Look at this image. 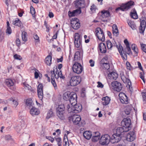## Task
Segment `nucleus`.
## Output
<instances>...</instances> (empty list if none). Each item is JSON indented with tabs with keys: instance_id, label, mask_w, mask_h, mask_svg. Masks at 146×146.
<instances>
[{
	"instance_id": "nucleus-37",
	"label": "nucleus",
	"mask_w": 146,
	"mask_h": 146,
	"mask_svg": "<svg viewBox=\"0 0 146 146\" xmlns=\"http://www.w3.org/2000/svg\"><path fill=\"white\" fill-rule=\"evenodd\" d=\"M70 92H65L63 95V99L66 101L69 100V101L70 96Z\"/></svg>"
},
{
	"instance_id": "nucleus-28",
	"label": "nucleus",
	"mask_w": 146,
	"mask_h": 146,
	"mask_svg": "<svg viewBox=\"0 0 146 146\" xmlns=\"http://www.w3.org/2000/svg\"><path fill=\"white\" fill-rule=\"evenodd\" d=\"M100 138V133L97 132L95 133V135L93 136L92 139L93 141L95 142L99 140Z\"/></svg>"
},
{
	"instance_id": "nucleus-49",
	"label": "nucleus",
	"mask_w": 146,
	"mask_h": 146,
	"mask_svg": "<svg viewBox=\"0 0 146 146\" xmlns=\"http://www.w3.org/2000/svg\"><path fill=\"white\" fill-rule=\"evenodd\" d=\"M106 44L108 48L111 49L113 46L110 40H108L107 41Z\"/></svg>"
},
{
	"instance_id": "nucleus-44",
	"label": "nucleus",
	"mask_w": 146,
	"mask_h": 146,
	"mask_svg": "<svg viewBox=\"0 0 146 146\" xmlns=\"http://www.w3.org/2000/svg\"><path fill=\"white\" fill-rule=\"evenodd\" d=\"M13 24L16 26L19 27L21 26V22L18 19H17L13 21Z\"/></svg>"
},
{
	"instance_id": "nucleus-6",
	"label": "nucleus",
	"mask_w": 146,
	"mask_h": 146,
	"mask_svg": "<svg viewBox=\"0 0 146 146\" xmlns=\"http://www.w3.org/2000/svg\"><path fill=\"white\" fill-rule=\"evenodd\" d=\"M74 44L77 48H79L81 45L82 36L78 33H75L74 35Z\"/></svg>"
},
{
	"instance_id": "nucleus-40",
	"label": "nucleus",
	"mask_w": 146,
	"mask_h": 146,
	"mask_svg": "<svg viewBox=\"0 0 146 146\" xmlns=\"http://www.w3.org/2000/svg\"><path fill=\"white\" fill-rule=\"evenodd\" d=\"M80 59V53L79 51L76 52L75 53L74 60H78Z\"/></svg>"
},
{
	"instance_id": "nucleus-31",
	"label": "nucleus",
	"mask_w": 146,
	"mask_h": 146,
	"mask_svg": "<svg viewBox=\"0 0 146 146\" xmlns=\"http://www.w3.org/2000/svg\"><path fill=\"white\" fill-rule=\"evenodd\" d=\"M101 17L103 18H106L110 15L109 11L104 10L101 12Z\"/></svg>"
},
{
	"instance_id": "nucleus-61",
	"label": "nucleus",
	"mask_w": 146,
	"mask_h": 146,
	"mask_svg": "<svg viewBox=\"0 0 146 146\" xmlns=\"http://www.w3.org/2000/svg\"><path fill=\"white\" fill-rule=\"evenodd\" d=\"M44 25L45 26L46 29V31L48 32L49 31V28L48 25L47 24L46 21H45L44 23Z\"/></svg>"
},
{
	"instance_id": "nucleus-4",
	"label": "nucleus",
	"mask_w": 146,
	"mask_h": 146,
	"mask_svg": "<svg viewBox=\"0 0 146 146\" xmlns=\"http://www.w3.org/2000/svg\"><path fill=\"white\" fill-rule=\"evenodd\" d=\"M72 69L74 73L79 74L81 73L83 68L80 63L75 62L73 65Z\"/></svg>"
},
{
	"instance_id": "nucleus-35",
	"label": "nucleus",
	"mask_w": 146,
	"mask_h": 146,
	"mask_svg": "<svg viewBox=\"0 0 146 146\" xmlns=\"http://www.w3.org/2000/svg\"><path fill=\"white\" fill-rule=\"evenodd\" d=\"M26 104L27 105V107L29 108L31 107L32 108L33 107V104L32 100L30 99H27L26 100Z\"/></svg>"
},
{
	"instance_id": "nucleus-47",
	"label": "nucleus",
	"mask_w": 146,
	"mask_h": 146,
	"mask_svg": "<svg viewBox=\"0 0 146 146\" xmlns=\"http://www.w3.org/2000/svg\"><path fill=\"white\" fill-rule=\"evenodd\" d=\"M51 83L54 89H57V87L54 78H53V79L51 78Z\"/></svg>"
},
{
	"instance_id": "nucleus-14",
	"label": "nucleus",
	"mask_w": 146,
	"mask_h": 146,
	"mask_svg": "<svg viewBox=\"0 0 146 146\" xmlns=\"http://www.w3.org/2000/svg\"><path fill=\"white\" fill-rule=\"evenodd\" d=\"M129 130V129H127V130L125 128L123 127H118L116 131V133L122 137L123 136L125 133L128 131Z\"/></svg>"
},
{
	"instance_id": "nucleus-17",
	"label": "nucleus",
	"mask_w": 146,
	"mask_h": 146,
	"mask_svg": "<svg viewBox=\"0 0 146 146\" xmlns=\"http://www.w3.org/2000/svg\"><path fill=\"white\" fill-rule=\"evenodd\" d=\"M71 117L73 122L75 125L78 124L81 120L80 116L78 115H74Z\"/></svg>"
},
{
	"instance_id": "nucleus-52",
	"label": "nucleus",
	"mask_w": 146,
	"mask_h": 146,
	"mask_svg": "<svg viewBox=\"0 0 146 146\" xmlns=\"http://www.w3.org/2000/svg\"><path fill=\"white\" fill-rule=\"evenodd\" d=\"M126 49L127 50V51H126V52L127 54H129L131 52V48L129 46H126Z\"/></svg>"
},
{
	"instance_id": "nucleus-60",
	"label": "nucleus",
	"mask_w": 146,
	"mask_h": 146,
	"mask_svg": "<svg viewBox=\"0 0 146 146\" xmlns=\"http://www.w3.org/2000/svg\"><path fill=\"white\" fill-rule=\"evenodd\" d=\"M130 112L131 110L128 108L124 110V112L127 115L129 114L130 113Z\"/></svg>"
},
{
	"instance_id": "nucleus-46",
	"label": "nucleus",
	"mask_w": 146,
	"mask_h": 146,
	"mask_svg": "<svg viewBox=\"0 0 146 146\" xmlns=\"http://www.w3.org/2000/svg\"><path fill=\"white\" fill-rule=\"evenodd\" d=\"M27 33L26 32L23 31L22 33V37L23 40L24 41H26L27 40V38L26 36Z\"/></svg>"
},
{
	"instance_id": "nucleus-2",
	"label": "nucleus",
	"mask_w": 146,
	"mask_h": 146,
	"mask_svg": "<svg viewBox=\"0 0 146 146\" xmlns=\"http://www.w3.org/2000/svg\"><path fill=\"white\" fill-rule=\"evenodd\" d=\"M134 2L132 1H130L126 3L122 4L120 7L116 9V11L121 10L122 11H126L131 8V6L134 5Z\"/></svg>"
},
{
	"instance_id": "nucleus-56",
	"label": "nucleus",
	"mask_w": 146,
	"mask_h": 146,
	"mask_svg": "<svg viewBox=\"0 0 146 146\" xmlns=\"http://www.w3.org/2000/svg\"><path fill=\"white\" fill-rule=\"evenodd\" d=\"M54 71L55 70L54 69L53 70H52L50 71L51 77V78L53 79V78H54L53 75H54V77H55V75L56 74L55 72H54Z\"/></svg>"
},
{
	"instance_id": "nucleus-8",
	"label": "nucleus",
	"mask_w": 146,
	"mask_h": 146,
	"mask_svg": "<svg viewBox=\"0 0 146 146\" xmlns=\"http://www.w3.org/2000/svg\"><path fill=\"white\" fill-rule=\"evenodd\" d=\"M111 85L114 90L117 92H119L121 90L122 88V86L121 84L116 81L112 82Z\"/></svg>"
},
{
	"instance_id": "nucleus-39",
	"label": "nucleus",
	"mask_w": 146,
	"mask_h": 146,
	"mask_svg": "<svg viewBox=\"0 0 146 146\" xmlns=\"http://www.w3.org/2000/svg\"><path fill=\"white\" fill-rule=\"evenodd\" d=\"M131 48L133 50L136 54V56H137V54L138 52V50L136 45L135 44H132L131 45Z\"/></svg>"
},
{
	"instance_id": "nucleus-19",
	"label": "nucleus",
	"mask_w": 146,
	"mask_h": 146,
	"mask_svg": "<svg viewBox=\"0 0 146 146\" xmlns=\"http://www.w3.org/2000/svg\"><path fill=\"white\" fill-rule=\"evenodd\" d=\"M135 135L133 131L129 132L127 135V139L130 141H133L135 139Z\"/></svg>"
},
{
	"instance_id": "nucleus-5",
	"label": "nucleus",
	"mask_w": 146,
	"mask_h": 146,
	"mask_svg": "<svg viewBox=\"0 0 146 146\" xmlns=\"http://www.w3.org/2000/svg\"><path fill=\"white\" fill-rule=\"evenodd\" d=\"M111 142V137L108 134L103 135L100 140V143L102 145H107Z\"/></svg>"
},
{
	"instance_id": "nucleus-1",
	"label": "nucleus",
	"mask_w": 146,
	"mask_h": 146,
	"mask_svg": "<svg viewBox=\"0 0 146 146\" xmlns=\"http://www.w3.org/2000/svg\"><path fill=\"white\" fill-rule=\"evenodd\" d=\"M56 114L58 117L61 119H65L64 114L65 112V106L64 104L59 105L56 108Z\"/></svg>"
},
{
	"instance_id": "nucleus-43",
	"label": "nucleus",
	"mask_w": 146,
	"mask_h": 146,
	"mask_svg": "<svg viewBox=\"0 0 146 146\" xmlns=\"http://www.w3.org/2000/svg\"><path fill=\"white\" fill-rule=\"evenodd\" d=\"M97 37L98 38V39L102 42H104L105 40V36L104 35V33H102V34L100 35L99 36L98 33L97 34Z\"/></svg>"
},
{
	"instance_id": "nucleus-3",
	"label": "nucleus",
	"mask_w": 146,
	"mask_h": 146,
	"mask_svg": "<svg viewBox=\"0 0 146 146\" xmlns=\"http://www.w3.org/2000/svg\"><path fill=\"white\" fill-rule=\"evenodd\" d=\"M81 81V78L80 76H71L70 84V86H74L79 84Z\"/></svg>"
},
{
	"instance_id": "nucleus-32",
	"label": "nucleus",
	"mask_w": 146,
	"mask_h": 146,
	"mask_svg": "<svg viewBox=\"0 0 146 146\" xmlns=\"http://www.w3.org/2000/svg\"><path fill=\"white\" fill-rule=\"evenodd\" d=\"M67 108L68 113H75L74 104H68L67 106Z\"/></svg>"
},
{
	"instance_id": "nucleus-54",
	"label": "nucleus",
	"mask_w": 146,
	"mask_h": 146,
	"mask_svg": "<svg viewBox=\"0 0 146 146\" xmlns=\"http://www.w3.org/2000/svg\"><path fill=\"white\" fill-rule=\"evenodd\" d=\"M108 59V58L107 57H105L102 59L100 62L101 63H105L106 62H108L107 61Z\"/></svg>"
},
{
	"instance_id": "nucleus-23",
	"label": "nucleus",
	"mask_w": 146,
	"mask_h": 146,
	"mask_svg": "<svg viewBox=\"0 0 146 146\" xmlns=\"http://www.w3.org/2000/svg\"><path fill=\"white\" fill-rule=\"evenodd\" d=\"M74 107L75 113H77L80 112L82 109V106L80 104H75L74 103Z\"/></svg>"
},
{
	"instance_id": "nucleus-13",
	"label": "nucleus",
	"mask_w": 146,
	"mask_h": 146,
	"mask_svg": "<svg viewBox=\"0 0 146 146\" xmlns=\"http://www.w3.org/2000/svg\"><path fill=\"white\" fill-rule=\"evenodd\" d=\"M121 137L116 133L114 134L111 137V142L112 143H117L121 140Z\"/></svg>"
},
{
	"instance_id": "nucleus-58",
	"label": "nucleus",
	"mask_w": 146,
	"mask_h": 146,
	"mask_svg": "<svg viewBox=\"0 0 146 146\" xmlns=\"http://www.w3.org/2000/svg\"><path fill=\"white\" fill-rule=\"evenodd\" d=\"M140 77L144 83H145V80L144 79L143 75L144 73L143 72H140Z\"/></svg>"
},
{
	"instance_id": "nucleus-36",
	"label": "nucleus",
	"mask_w": 146,
	"mask_h": 146,
	"mask_svg": "<svg viewBox=\"0 0 146 146\" xmlns=\"http://www.w3.org/2000/svg\"><path fill=\"white\" fill-rule=\"evenodd\" d=\"M52 57L50 55H48L45 59V63L48 65L50 66L51 63Z\"/></svg>"
},
{
	"instance_id": "nucleus-62",
	"label": "nucleus",
	"mask_w": 146,
	"mask_h": 146,
	"mask_svg": "<svg viewBox=\"0 0 146 146\" xmlns=\"http://www.w3.org/2000/svg\"><path fill=\"white\" fill-rule=\"evenodd\" d=\"M11 139V136L9 135H7L5 136V139L6 140H9Z\"/></svg>"
},
{
	"instance_id": "nucleus-12",
	"label": "nucleus",
	"mask_w": 146,
	"mask_h": 146,
	"mask_svg": "<svg viewBox=\"0 0 146 146\" xmlns=\"http://www.w3.org/2000/svg\"><path fill=\"white\" fill-rule=\"evenodd\" d=\"M119 96L120 100L122 103L127 104L128 103V98L124 93H120Z\"/></svg>"
},
{
	"instance_id": "nucleus-29",
	"label": "nucleus",
	"mask_w": 146,
	"mask_h": 146,
	"mask_svg": "<svg viewBox=\"0 0 146 146\" xmlns=\"http://www.w3.org/2000/svg\"><path fill=\"white\" fill-rule=\"evenodd\" d=\"M121 77L122 80L124 83H127L129 86L131 85V82L129 78L126 77L123 74L122 75Z\"/></svg>"
},
{
	"instance_id": "nucleus-15",
	"label": "nucleus",
	"mask_w": 146,
	"mask_h": 146,
	"mask_svg": "<svg viewBox=\"0 0 146 146\" xmlns=\"http://www.w3.org/2000/svg\"><path fill=\"white\" fill-rule=\"evenodd\" d=\"M5 83L11 89L13 90H15V88L13 86L14 83L13 80L11 79H7L6 80Z\"/></svg>"
},
{
	"instance_id": "nucleus-50",
	"label": "nucleus",
	"mask_w": 146,
	"mask_h": 146,
	"mask_svg": "<svg viewBox=\"0 0 146 146\" xmlns=\"http://www.w3.org/2000/svg\"><path fill=\"white\" fill-rule=\"evenodd\" d=\"M30 12L33 17H34L35 13V9L32 6H31L30 8Z\"/></svg>"
},
{
	"instance_id": "nucleus-16",
	"label": "nucleus",
	"mask_w": 146,
	"mask_h": 146,
	"mask_svg": "<svg viewBox=\"0 0 146 146\" xmlns=\"http://www.w3.org/2000/svg\"><path fill=\"white\" fill-rule=\"evenodd\" d=\"M77 96L76 94L74 92L71 93L70 96L69 101L71 104H74L77 102Z\"/></svg>"
},
{
	"instance_id": "nucleus-25",
	"label": "nucleus",
	"mask_w": 146,
	"mask_h": 146,
	"mask_svg": "<svg viewBox=\"0 0 146 146\" xmlns=\"http://www.w3.org/2000/svg\"><path fill=\"white\" fill-rule=\"evenodd\" d=\"M102 103L103 105L106 106L109 104L110 103L111 99L110 97L108 96L103 97L102 98Z\"/></svg>"
},
{
	"instance_id": "nucleus-22",
	"label": "nucleus",
	"mask_w": 146,
	"mask_h": 146,
	"mask_svg": "<svg viewBox=\"0 0 146 146\" xmlns=\"http://www.w3.org/2000/svg\"><path fill=\"white\" fill-rule=\"evenodd\" d=\"M55 69L56 70L55 71V73L56 74V75H55V78L57 79L59 77H60V78L62 79H64L65 76H63L62 71L60 70L59 72L56 68Z\"/></svg>"
},
{
	"instance_id": "nucleus-27",
	"label": "nucleus",
	"mask_w": 146,
	"mask_h": 146,
	"mask_svg": "<svg viewBox=\"0 0 146 146\" xmlns=\"http://www.w3.org/2000/svg\"><path fill=\"white\" fill-rule=\"evenodd\" d=\"M100 68L105 70H108L110 68L109 64L108 62L100 63Z\"/></svg>"
},
{
	"instance_id": "nucleus-57",
	"label": "nucleus",
	"mask_w": 146,
	"mask_h": 146,
	"mask_svg": "<svg viewBox=\"0 0 146 146\" xmlns=\"http://www.w3.org/2000/svg\"><path fill=\"white\" fill-rule=\"evenodd\" d=\"M14 58L16 59L20 60L21 58V56L19 55H18L17 54H15L14 55Z\"/></svg>"
},
{
	"instance_id": "nucleus-63",
	"label": "nucleus",
	"mask_w": 146,
	"mask_h": 146,
	"mask_svg": "<svg viewBox=\"0 0 146 146\" xmlns=\"http://www.w3.org/2000/svg\"><path fill=\"white\" fill-rule=\"evenodd\" d=\"M126 65L127 69L130 70L131 69V68L130 67L131 65L130 63L129 62H127L126 63Z\"/></svg>"
},
{
	"instance_id": "nucleus-33",
	"label": "nucleus",
	"mask_w": 146,
	"mask_h": 146,
	"mask_svg": "<svg viewBox=\"0 0 146 146\" xmlns=\"http://www.w3.org/2000/svg\"><path fill=\"white\" fill-rule=\"evenodd\" d=\"M130 15L131 17L134 19H137L138 18V16L136 11L134 9L131 10L130 13Z\"/></svg>"
},
{
	"instance_id": "nucleus-24",
	"label": "nucleus",
	"mask_w": 146,
	"mask_h": 146,
	"mask_svg": "<svg viewBox=\"0 0 146 146\" xmlns=\"http://www.w3.org/2000/svg\"><path fill=\"white\" fill-rule=\"evenodd\" d=\"M108 77L110 79L116 80L118 77V74L116 73L113 71L108 74Z\"/></svg>"
},
{
	"instance_id": "nucleus-10",
	"label": "nucleus",
	"mask_w": 146,
	"mask_h": 146,
	"mask_svg": "<svg viewBox=\"0 0 146 146\" xmlns=\"http://www.w3.org/2000/svg\"><path fill=\"white\" fill-rule=\"evenodd\" d=\"M141 20L140 26L139 29L140 33L141 34H143L144 30L146 26V17L142 18Z\"/></svg>"
},
{
	"instance_id": "nucleus-38",
	"label": "nucleus",
	"mask_w": 146,
	"mask_h": 146,
	"mask_svg": "<svg viewBox=\"0 0 146 146\" xmlns=\"http://www.w3.org/2000/svg\"><path fill=\"white\" fill-rule=\"evenodd\" d=\"M127 22L128 25L133 30H135L136 29V25L134 24V23L133 22L131 21H130L129 20H127Z\"/></svg>"
},
{
	"instance_id": "nucleus-51",
	"label": "nucleus",
	"mask_w": 146,
	"mask_h": 146,
	"mask_svg": "<svg viewBox=\"0 0 146 146\" xmlns=\"http://www.w3.org/2000/svg\"><path fill=\"white\" fill-rule=\"evenodd\" d=\"M96 9V6L94 5H93L92 6H91L90 10L93 13L94 12Z\"/></svg>"
},
{
	"instance_id": "nucleus-34",
	"label": "nucleus",
	"mask_w": 146,
	"mask_h": 146,
	"mask_svg": "<svg viewBox=\"0 0 146 146\" xmlns=\"http://www.w3.org/2000/svg\"><path fill=\"white\" fill-rule=\"evenodd\" d=\"M83 135L86 139H89L91 137L92 134L90 131H86L83 133Z\"/></svg>"
},
{
	"instance_id": "nucleus-55",
	"label": "nucleus",
	"mask_w": 146,
	"mask_h": 146,
	"mask_svg": "<svg viewBox=\"0 0 146 146\" xmlns=\"http://www.w3.org/2000/svg\"><path fill=\"white\" fill-rule=\"evenodd\" d=\"M142 49L146 53V45L144 44H141Z\"/></svg>"
},
{
	"instance_id": "nucleus-53",
	"label": "nucleus",
	"mask_w": 146,
	"mask_h": 146,
	"mask_svg": "<svg viewBox=\"0 0 146 146\" xmlns=\"http://www.w3.org/2000/svg\"><path fill=\"white\" fill-rule=\"evenodd\" d=\"M12 32V30L10 27H7L6 33L8 34H10Z\"/></svg>"
},
{
	"instance_id": "nucleus-9",
	"label": "nucleus",
	"mask_w": 146,
	"mask_h": 146,
	"mask_svg": "<svg viewBox=\"0 0 146 146\" xmlns=\"http://www.w3.org/2000/svg\"><path fill=\"white\" fill-rule=\"evenodd\" d=\"M37 94L38 97L41 100H42L43 97V86L42 84H39L37 88Z\"/></svg>"
},
{
	"instance_id": "nucleus-26",
	"label": "nucleus",
	"mask_w": 146,
	"mask_h": 146,
	"mask_svg": "<svg viewBox=\"0 0 146 146\" xmlns=\"http://www.w3.org/2000/svg\"><path fill=\"white\" fill-rule=\"evenodd\" d=\"M30 113L32 116H34L38 115L39 113V111L37 109L33 107L30 110Z\"/></svg>"
},
{
	"instance_id": "nucleus-30",
	"label": "nucleus",
	"mask_w": 146,
	"mask_h": 146,
	"mask_svg": "<svg viewBox=\"0 0 146 146\" xmlns=\"http://www.w3.org/2000/svg\"><path fill=\"white\" fill-rule=\"evenodd\" d=\"M112 33L114 36H117L119 35V32L118 28L116 25L114 24L113 25Z\"/></svg>"
},
{
	"instance_id": "nucleus-45",
	"label": "nucleus",
	"mask_w": 146,
	"mask_h": 146,
	"mask_svg": "<svg viewBox=\"0 0 146 146\" xmlns=\"http://www.w3.org/2000/svg\"><path fill=\"white\" fill-rule=\"evenodd\" d=\"M117 47L118 48V51L121 55L123 56V54H122V51L124 52L123 49L121 45L120 44H119V46L117 45Z\"/></svg>"
},
{
	"instance_id": "nucleus-59",
	"label": "nucleus",
	"mask_w": 146,
	"mask_h": 146,
	"mask_svg": "<svg viewBox=\"0 0 146 146\" xmlns=\"http://www.w3.org/2000/svg\"><path fill=\"white\" fill-rule=\"evenodd\" d=\"M10 100L11 101L12 100L13 104H14L15 106H17L18 104L16 100H15L13 99V98H11L10 99Z\"/></svg>"
},
{
	"instance_id": "nucleus-42",
	"label": "nucleus",
	"mask_w": 146,
	"mask_h": 146,
	"mask_svg": "<svg viewBox=\"0 0 146 146\" xmlns=\"http://www.w3.org/2000/svg\"><path fill=\"white\" fill-rule=\"evenodd\" d=\"M95 32L96 35L97 37V34L98 33V35L99 36L100 35L102 34V33H104L102 30L100 28V27L97 28L96 29Z\"/></svg>"
},
{
	"instance_id": "nucleus-7",
	"label": "nucleus",
	"mask_w": 146,
	"mask_h": 146,
	"mask_svg": "<svg viewBox=\"0 0 146 146\" xmlns=\"http://www.w3.org/2000/svg\"><path fill=\"white\" fill-rule=\"evenodd\" d=\"M121 125L125 128L127 130L130 128L131 124V120L129 118H124L121 122Z\"/></svg>"
},
{
	"instance_id": "nucleus-20",
	"label": "nucleus",
	"mask_w": 146,
	"mask_h": 146,
	"mask_svg": "<svg viewBox=\"0 0 146 146\" xmlns=\"http://www.w3.org/2000/svg\"><path fill=\"white\" fill-rule=\"evenodd\" d=\"M84 0H76L75 1L76 6L79 8L83 7L84 6Z\"/></svg>"
},
{
	"instance_id": "nucleus-11",
	"label": "nucleus",
	"mask_w": 146,
	"mask_h": 146,
	"mask_svg": "<svg viewBox=\"0 0 146 146\" xmlns=\"http://www.w3.org/2000/svg\"><path fill=\"white\" fill-rule=\"evenodd\" d=\"M78 19L77 18L72 19L71 24L72 27L75 29H78L80 27V24L79 23Z\"/></svg>"
},
{
	"instance_id": "nucleus-18",
	"label": "nucleus",
	"mask_w": 146,
	"mask_h": 146,
	"mask_svg": "<svg viewBox=\"0 0 146 146\" xmlns=\"http://www.w3.org/2000/svg\"><path fill=\"white\" fill-rule=\"evenodd\" d=\"M81 12V10L80 9H79L74 10L72 12L69 11L68 12V14L69 17H71L78 15L80 14Z\"/></svg>"
},
{
	"instance_id": "nucleus-48",
	"label": "nucleus",
	"mask_w": 146,
	"mask_h": 146,
	"mask_svg": "<svg viewBox=\"0 0 146 146\" xmlns=\"http://www.w3.org/2000/svg\"><path fill=\"white\" fill-rule=\"evenodd\" d=\"M53 115V112L49 110L47 113L46 118L49 119Z\"/></svg>"
},
{
	"instance_id": "nucleus-21",
	"label": "nucleus",
	"mask_w": 146,
	"mask_h": 146,
	"mask_svg": "<svg viewBox=\"0 0 146 146\" xmlns=\"http://www.w3.org/2000/svg\"><path fill=\"white\" fill-rule=\"evenodd\" d=\"M99 48L100 52L102 53H105L106 52V48L105 44L103 42L99 44Z\"/></svg>"
},
{
	"instance_id": "nucleus-41",
	"label": "nucleus",
	"mask_w": 146,
	"mask_h": 146,
	"mask_svg": "<svg viewBox=\"0 0 146 146\" xmlns=\"http://www.w3.org/2000/svg\"><path fill=\"white\" fill-rule=\"evenodd\" d=\"M95 32L96 35L97 37V34L98 33V35L99 36L100 35L102 34V33H104L102 30L100 28V27L97 28L96 29Z\"/></svg>"
},
{
	"instance_id": "nucleus-64",
	"label": "nucleus",
	"mask_w": 146,
	"mask_h": 146,
	"mask_svg": "<svg viewBox=\"0 0 146 146\" xmlns=\"http://www.w3.org/2000/svg\"><path fill=\"white\" fill-rule=\"evenodd\" d=\"M142 97L143 101L146 102V92L143 93Z\"/></svg>"
}]
</instances>
